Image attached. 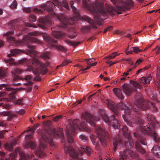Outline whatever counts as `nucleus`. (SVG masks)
<instances>
[{
  "instance_id": "b1692460",
  "label": "nucleus",
  "mask_w": 160,
  "mask_h": 160,
  "mask_svg": "<svg viewBox=\"0 0 160 160\" xmlns=\"http://www.w3.org/2000/svg\"><path fill=\"white\" fill-rule=\"evenodd\" d=\"M99 113L103 120L106 123L108 122H109V118H108L104 110L100 109L99 111Z\"/></svg>"
},
{
  "instance_id": "052dcab7",
  "label": "nucleus",
  "mask_w": 160,
  "mask_h": 160,
  "mask_svg": "<svg viewBox=\"0 0 160 160\" xmlns=\"http://www.w3.org/2000/svg\"><path fill=\"white\" fill-rule=\"evenodd\" d=\"M32 77L30 75H27L25 76V78H23L22 80H30L32 79Z\"/></svg>"
},
{
  "instance_id": "20e7f679",
  "label": "nucleus",
  "mask_w": 160,
  "mask_h": 160,
  "mask_svg": "<svg viewBox=\"0 0 160 160\" xmlns=\"http://www.w3.org/2000/svg\"><path fill=\"white\" fill-rule=\"evenodd\" d=\"M39 133L41 137L39 148L35 151L36 155L39 157L43 158L45 156L46 153L44 150L47 147L46 143H48L51 147H56L52 142V138H57L60 137L61 139L62 142L64 141L62 129L60 128H58L56 130L55 129H52L48 127L45 128L44 131L41 130Z\"/></svg>"
},
{
  "instance_id": "cd10ccee",
  "label": "nucleus",
  "mask_w": 160,
  "mask_h": 160,
  "mask_svg": "<svg viewBox=\"0 0 160 160\" xmlns=\"http://www.w3.org/2000/svg\"><path fill=\"white\" fill-rule=\"evenodd\" d=\"M36 144L32 141L28 142L26 145L24 146L25 148H30L32 149H33L36 148Z\"/></svg>"
},
{
  "instance_id": "7ed1b4c3",
  "label": "nucleus",
  "mask_w": 160,
  "mask_h": 160,
  "mask_svg": "<svg viewBox=\"0 0 160 160\" xmlns=\"http://www.w3.org/2000/svg\"><path fill=\"white\" fill-rule=\"evenodd\" d=\"M81 118L82 122H80L78 119H74L72 124L68 125L67 127L66 134L69 143H71L73 142V137L76 129L81 130V128L83 130L89 132L91 130L86 123L88 122L92 126L95 127V122L98 121L99 119L98 117L93 116L86 112L82 114Z\"/></svg>"
},
{
  "instance_id": "9b49d317",
  "label": "nucleus",
  "mask_w": 160,
  "mask_h": 160,
  "mask_svg": "<svg viewBox=\"0 0 160 160\" xmlns=\"http://www.w3.org/2000/svg\"><path fill=\"white\" fill-rule=\"evenodd\" d=\"M120 159L121 160H125L127 158L130 159L138 157V155L136 152L129 149H126L123 152H120Z\"/></svg>"
},
{
  "instance_id": "8fccbe9b",
  "label": "nucleus",
  "mask_w": 160,
  "mask_h": 160,
  "mask_svg": "<svg viewBox=\"0 0 160 160\" xmlns=\"http://www.w3.org/2000/svg\"><path fill=\"white\" fill-rule=\"evenodd\" d=\"M6 75V73L4 71L0 70V78H2L5 76Z\"/></svg>"
},
{
  "instance_id": "e2e57ef3",
  "label": "nucleus",
  "mask_w": 160,
  "mask_h": 160,
  "mask_svg": "<svg viewBox=\"0 0 160 160\" xmlns=\"http://www.w3.org/2000/svg\"><path fill=\"white\" fill-rule=\"evenodd\" d=\"M25 25L27 26L28 27H33L34 28H37V26H36L35 25H32L31 24H30V23H25Z\"/></svg>"
},
{
  "instance_id": "e433bc0d",
  "label": "nucleus",
  "mask_w": 160,
  "mask_h": 160,
  "mask_svg": "<svg viewBox=\"0 0 160 160\" xmlns=\"http://www.w3.org/2000/svg\"><path fill=\"white\" fill-rule=\"evenodd\" d=\"M131 51L135 53H138L142 51L141 49H140L138 47H132L131 48Z\"/></svg>"
},
{
  "instance_id": "4c0bfd02",
  "label": "nucleus",
  "mask_w": 160,
  "mask_h": 160,
  "mask_svg": "<svg viewBox=\"0 0 160 160\" xmlns=\"http://www.w3.org/2000/svg\"><path fill=\"white\" fill-rule=\"evenodd\" d=\"M4 61L6 62H9L10 65H13L14 64V59L12 58H10L7 59H4Z\"/></svg>"
},
{
  "instance_id": "0e129e2a",
  "label": "nucleus",
  "mask_w": 160,
  "mask_h": 160,
  "mask_svg": "<svg viewBox=\"0 0 160 160\" xmlns=\"http://www.w3.org/2000/svg\"><path fill=\"white\" fill-rule=\"evenodd\" d=\"M33 80L35 81H39L41 80V78L38 76H36L34 77Z\"/></svg>"
},
{
  "instance_id": "49530a36",
  "label": "nucleus",
  "mask_w": 160,
  "mask_h": 160,
  "mask_svg": "<svg viewBox=\"0 0 160 160\" xmlns=\"http://www.w3.org/2000/svg\"><path fill=\"white\" fill-rule=\"evenodd\" d=\"M123 60L127 61L130 64V65H133L134 63L132 61V59L130 58L123 59Z\"/></svg>"
},
{
  "instance_id": "423d86ee",
  "label": "nucleus",
  "mask_w": 160,
  "mask_h": 160,
  "mask_svg": "<svg viewBox=\"0 0 160 160\" xmlns=\"http://www.w3.org/2000/svg\"><path fill=\"white\" fill-rule=\"evenodd\" d=\"M122 136L125 139L124 142L126 148H131L133 146L134 144L131 138L130 132L128 130L126 126H124L122 128L120 129L118 137L113 138L112 140L113 150L114 152L116 151L118 147L122 145L123 141L122 139Z\"/></svg>"
},
{
  "instance_id": "79ce46f5",
  "label": "nucleus",
  "mask_w": 160,
  "mask_h": 160,
  "mask_svg": "<svg viewBox=\"0 0 160 160\" xmlns=\"http://www.w3.org/2000/svg\"><path fill=\"white\" fill-rule=\"evenodd\" d=\"M119 55V54H117L116 52L112 53L111 55H109L106 58H110V59H112L115 58V57Z\"/></svg>"
},
{
  "instance_id": "bb28decb",
  "label": "nucleus",
  "mask_w": 160,
  "mask_h": 160,
  "mask_svg": "<svg viewBox=\"0 0 160 160\" xmlns=\"http://www.w3.org/2000/svg\"><path fill=\"white\" fill-rule=\"evenodd\" d=\"M90 137L92 143L95 146V149L98 150L99 149V145L98 142L96 141V137L92 134L90 135Z\"/></svg>"
},
{
  "instance_id": "dca6fc26",
  "label": "nucleus",
  "mask_w": 160,
  "mask_h": 160,
  "mask_svg": "<svg viewBox=\"0 0 160 160\" xmlns=\"http://www.w3.org/2000/svg\"><path fill=\"white\" fill-rule=\"evenodd\" d=\"M122 88L124 93L128 96L132 94L133 90L132 86L127 83H125L122 86Z\"/></svg>"
},
{
  "instance_id": "338daca9",
  "label": "nucleus",
  "mask_w": 160,
  "mask_h": 160,
  "mask_svg": "<svg viewBox=\"0 0 160 160\" xmlns=\"http://www.w3.org/2000/svg\"><path fill=\"white\" fill-rule=\"evenodd\" d=\"M26 58H24L22 59L21 60H20L18 61L19 63V64H22L24 62H26Z\"/></svg>"
},
{
  "instance_id": "4be33fe9",
  "label": "nucleus",
  "mask_w": 160,
  "mask_h": 160,
  "mask_svg": "<svg viewBox=\"0 0 160 160\" xmlns=\"http://www.w3.org/2000/svg\"><path fill=\"white\" fill-rule=\"evenodd\" d=\"M13 32V31L8 32L4 34V36H7V39L9 42L16 43L17 42V41L16 40L14 37L12 36Z\"/></svg>"
},
{
  "instance_id": "c9c22d12",
  "label": "nucleus",
  "mask_w": 160,
  "mask_h": 160,
  "mask_svg": "<svg viewBox=\"0 0 160 160\" xmlns=\"http://www.w3.org/2000/svg\"><path fill=\"white\" fill-rule=\"evenodd\" d=\"M40 57L46 60L47 59L49 58V53L47 52H44L40 55Z\"/></svg>"
},
{
  "instance_id": "5701e85b",
  "label": "nucleus",
  "mask_w": 160,
  "mask_h": 160,
  "mask_svg": "<svg viewBox=\"0 0 160 160\" xmlns=\"http://www.w3.org/2000/svg\"><path fill=\"white\" fill-rule=\"evenodd\" d=\"M112 91L114 94L118 98L123 99L124 98V96L123 95L122 90L118 88H114L113 89Z\"/></svg>"
},
{
  "instance_id": "f704fd0d",
  "label": "nucleus",
  "mask_w": 160,
  "mask_h": 160,
  "mask_svg": "<svg viewBox=\"0 0 160 160\" xmlns=\"http://www.w3.org/2000/svg\"><path fill=\"white\" fill-rule=\"evenodd\" d=\"M91 29V27L89 26H87L83 27L81 29V30L82 32H86L88 31Z\"/></svg>"
},
{
  "instance_id": "37998d69",
  "label": "nucleus",
  "mask_w": 160,
  "mask_h": 160,
  "mask_svg": "<svg viewBox=\"0 0 160 160\" xmlns=\"http://www.w3.org/2000/svg\"><path fill=\"white\" fill-rule=\"evenodd\" d=\"M71 62V61L70 60H65L63 62L62 64L59 65V66L63 67L65 66Z\"/></svg>"
},
{
  "instance_id": "f03ea898",
  "label": "nucleus",
  "mask_w": 160,
  "mask_h": 160,
  "mask_svg": "<svg viewBox=\"0 0 160 160\" xmlns=\"http://www.w3.org/2000/svg\"><path fill=\"white\" fill-rule=\"evenodd\" d=\"M79 2L80 0H75ZM116 7H112L110 9L106 10L104 8V2L102 0H96L94 2H91L90 0H82V7L88 10L94 16L95 21L99 25H101L103 20L107 18L108 15H111L122 13V11L130 9L133 5L131 0H128L126 2L120 0L116 2L115 0H110Z\"/></svg>"
},
{
  "instance_id": "2eb2a0df",
  "label": "nucleus",
  "mask_w": 160,
  "mask_h": 160,
  "mask_svg": "<svg viewBox=\"0 0 160 160\" xmlns=\"http://www.w3.org/2000/svg\"><path fill=\"white\" fill-rule=\"evenodd\" d=\"M22 43L25 44H29L32 42L40 43L41 41L36 38L28 36H25L22 40Z\"/></svg>"
},
{
  "instance_id": "6e6552de",
  "label": "nucleus",
  "mask_w": 160,
  "mask_h": 160,
  "mask_svg": "<svg viewBox=\"0 0 160 160\" xmlns=\"http://www.w3.org/2000/svg\"><path fill=\"white\" fill-rule=\"evenodd\" d=\"M73 1H71L70 2V5L74 13L75 17L77 18L80 19L81 20L87 21L93 28H97L95 24L92 19H91L89 17L86 16H81L79 12V11L75 7L73 6Z\"/></svg>"
},
{
  "instance_id": "4d7b16f0",
  "label": "nucleus",
  "mask_w": 160,
  "mask_h": 160,
  "mask_svg": "<svg viewBox=\"0 0 160 160\" xmlns=\"http://www.w3.org/2000/svg\"><path fill=\"white\" fill-rule=\"evenodd\" d=\"M23 11L26 12H30L31 11L30 7L24 8L23 9Z\"/></svg>"
},
{
  "instance_id": "a878e982",
  "label": "nucleus",
  "mask_w": 160,
  "mask_h": 160,
  "mask_svg": "<svg viewBox=\"0 0 160 160\" xmlns=\"http://www.w3.org/2000/svg\"><path fill=\"white\" fill-rule=\"evenodd\" d=\"M152 152L157 157H160V147L158 146H154L152 149Z\"/></svg>"
},
{
  "instance_id": "c85d7f7f",
  "label": "nucleus",
  "mask_w": 160,
  "mask_h": 160,
  "mask_svg": "<svg viewBox=\"0 0 160 160\" xmlns=\"http://www.w3.org/2000/svg\"><path fill=\"white\" fill-rule=\"evenodd\" d=\"M36 129V128H34V127L30 128H29V129H28L27 131H32V132L30 134H27L25 135V138H26V140L31 139L33 138L32 135L33 134V132H34V131Z\"/></svg>"
},
{
  "instance_id": "0eeeda50",
  "label": "nucleus",
  "mask_w": 160,
  "mask_h": 160,
  "mask_svg": "<svg viewBox=\"0 0 160 160\" xmlns=\"http://www.w3.org/2000/svg\"><path fill=\"white\" fill-rule=\"evenodd\" d=\"M28 52L27 54H30V56L32 57V64L36 66H39V69L42 75L45 74L48 72L47 67L50 64V62H46L45 64L41 62L37 59L33 57L37 54V52L34 50L36 48V46L34 45H28Z\"/></svg>"
},
{
  "instance_id": "f8f14e48",
  "label": "nucleus",
  "mask_w": 160,
  "mask_h": 160,
  "mask_svg": "<svg viewBox=\"0 0 160 160\" xmlns=\"http://www.w3.org/2000/svg\"><path fill=\"white\" fill-rule=\"evenodd\" d=\"M135 102L132 104L133 106H134L135 105L136 106L135 108H138V112L140 113V112L139 111V109H142V105H144L145 102L148 101H144L142 98V95L141 93L140 92L137 93L135 96Z\"/></svg>"
},
{
  "instance_id": "69168bd1",
  "label": "nucleus",
  "mask_w": 160,
  "mask_h": 160,
  "mask_svg": "<svg viewBox=\"0 0 160 160\" xmlns=\"http://www.w3.org/2000/svg\"><path fill=\"white\" fill-rule=\"evenodd\" d=\"M155 83L156 86H157V88H158V90L159 92V90L160 89V83L158 81L157 82H155Z\"/></svg>"
},
{
  "instance_id": "58836bf2",
  "label": "nucleus",
  "mask_w": 160,
  "mask_h": 160,
  "mask_svg": "<svg viewBox=\"0 0 160 160\" xmlns=\"http://www.w3.org/2000/svg\"><path fill=\"white\" fill-rule=\"evenodd\" d=\"M42 33L38 31H34L29 33V35L30 36H39L42 35Z\"/></svg>"
},
{
  "instance_id": "f257e3e1",
  "label": "nucleus",
  "mask_w": 160,
  "mask_h": 160,
  "mask_svg": "<svg viewBox=\"0 0 160 160\" xmlns=\"http://www.w3.org/2000/svg\"><path fill=\"white\" fill-rule=\"evenodd\" d=\"M126 105L122 102H120L117 107L115 103L112 102H109L107 103L108 106L117 116L119 115L118 108L125 110V114L122 117L127 124L130 127H134V125H137L136 132L134 133V135L138 138V141L135 143V147L136 150L141 154L145 153V151L141 146V144L146 145L147 142L145 138L142 136L144 134L150 136L156 142H160V138L155 131V128L158 127V123L157 122H152V120L148 117L149 121H150L148 126L144 125V121L141 118V113L138 112V108L133 106L132 103H130Z\"/></svg>"
},
{
  "instance_id": "39448f33",
  "label": "nucleus",
  "mask_w": 160,
  "mask_h": 160,
  "mask_svg": "<svg viewBox=\"0 0 160 160\" xmlns=\"http://www.w3.org/2000/svg\"><path fill=\"white\" fill-rule=\"evenodd\" d=\"M53 2H51L50 6H47L46 9L49 13L51 14L52 16H55L61 23L63 24L62 26L65 28L68 24L73 25L75 21V19L72 18L70 19H68L63 14L60 13L56 15L55 12L53 11V7L57 6L61 10H63V8H64L68 10L69 9L68 3L65 0H63L62 2H59L57 0H54Z\"/></svg>"
},
{
  "instance_id": "9d476101",
  "label": "nucleus",
  "mask_w": 160,
  "mask_h": 160,
  "mask_svg": "<svg viewBox=\"0 0 160 160\" xmlns=\"http://www.w3.org/2000/svg\"><path fill=\"white\" fill-rule=\"evenodd\" d=\"M10 84H2L0 85V89H2L3 88H5L4 90L7 91H11V93L9 94L8 97V98H2V97H0V101H5L7 102H11L15 98V96L14 94L16 93L17 91L19 90L18 88H13L9 87L10 86Z\"/></svg>"
},
{
  "instance_id": "aec40b11",
  "label": "nucleus",
  "mask_w": 160,
  "mask_h": 160,
  "mask_svg": "<svg viewBox=\"0 0 160 160\" xmlns=\"http://www.w3.org/2000/svg\"><path fill=\"white\" fill-rule=\"evenodd\" d=\"M17 144V141L15 139L10 140L8 142L4 145V147L6 149L8 150L11 152L13 150V147Z\"/></svg>"
},
{
  "instance_id": "a211bd4d",
  "label": "nucleus",
  "mask_w": 160,
  "mask_h": 160,
  "mask_svg": "<svg viewBox=\"0 0 160 160\" xmlns=\"http://www.w3.org/2000/svg\"><path fill=\"white\" fill-rule=\"evenodd\" d=\"M109 121L107 123H110V124L114 129H118L120 126L119 122L114 115H112L109 118Z\"/></svg>"
},
{
  "instance_id": "3c124183",
  "label": "nucleus",
  "mask_w": 160,
  "mask_h": 160,
  "mask_svg": "<svg viewBox=\"0 0 160 160\" xmlns=\"http://www.w3.org/2000/svg\"><path fill=\"white\" fill-rule=\"evenodd\" d=\"M8 131L6 130H2L0 132V138H3L4 137V134L5 132H7Z\"/></svg>"
},
{
  "instance_id": "a18cd8bd",
  "label": "nucleus",
  "mask_w": 160,
  "mask_h": 160,
  "mask_svg": "<svg viewBox=\"0 0 160 160\" xmlns=\"http://www.w3.org/2000/svg\"><path fill=\"white\" fill-rule=\"evenodd\" d=\"M79 138L82 140L84 142L88 140V137L84 135H81L79 136Z\"/></svg>"
},
{
  "instance_id": "7c9ffc66",
  "label": "nucleus",
  "mask_w": 160,
  "mask_h": 160,
  "mask_svg": "<svg viewBox=\"0 0 160 160\" xmlns=\"http://www.w3.org/2000/svg\"><path fill=\"white\" fill-rule=\"evenodd\" d=\"M14 103L15 104H17L21 106H23L24 104V100L23 99H20L14 100Z\"/></svg>"
},
{
  "instance_id": "412c9836",
  "label": "nucleus",
  "mask_w": 160,
  "mask_h": 160,
  "mask_svg": "<svg viewBox=\"0 0 160 160\" xmlns=\"http://www.w3.org/2000/svg\"><path fill=\"white\" fill-rule=\"evenodd\" d=\"M22 72V70L17 68H14L12 69L11 71V73L12 75L15 76L13 79V80L16 81L19 79L20 78L16 75L21 74Z\"/></svg>"
},
{
  "instance_id": "13d9d810",
  "label": "nucleus",
  "mask_w": 160,
  "mask_h": 160,
  "mask_svg": "<svg viewBox=\"0 0 160 160\" xmlns=\"http://www.w3.org/2000/svg\"><path fill=\"white\" fill-rule=\"evenodd\" d=\"M139 81L140 83L145 84V77H143L139 78Z\"/></svg>"
},
{
  "instance_id": "864d4df0",
  "label": "nucleus",
  "mask_w": 160,
  "mask_h": 160,
  "mask_svg": "<svg viewBox=\"0 0 160 160\" xmlns=\"http://www.w3.org/2000/svg\"><path fill=\"white\" fill-rule=\"evenodd\" d=\"M25 112V111L24 109H20L19 111L16 112V113L19 115H23Z\"/></svg>"
},
{
  "instance_id": "680f3d73",
  "label": "nucleus",
  "mask_w": 160,
  "mask_h": 160,
  "mask_svg": "<svg viewBox=\"0 0 160 160\" xmlns=\"http://www.w3.org/2000/svg\"><path fill=\"white\" fill-rule=\"evenodd\" d=\"M6 126V124L4 121L0 120V127H5Z\"/></svg>"
},
{
  "instance_id": "bf43d9fd",
  "label": "nucleus",
  "mask_w": 160,
  "mask_h": 160,
  "mask_svg": "<svg viewBox=\"0 0 160 160\" xmlns=\"http://www.w3.org/2000/svg\"><path fill=\"white\" fill-rule=\"evenodd\" d=\"M2 106L3 108H4L6 109H9L10 108L11 105L9 104H4L2 105Z\"/></svg>"
},
{
  "instance_id": "ea45409f",
  "label": "nucleus",
  "mask_w": 160,
  "mask_h": 160,
  "mask_svg": "<svg viewBox=\"0 0 160 160\" xmlns=\"http://www.w3.org/2000/svg\"><path fill=\"white\" fill-rule=\"evenodd\" d=\"M17 21V20H15L10 21L9 23V26L11 28H13V27L15 26L16 23Z\"/></svg>"
},
{
  "instance_id": "f3484780",
  "label": "nucleus",
  "mask_w": 160,
  "mask_h": 160,
  "mask_svg": "<svg viewBox=\"0 0 160 160\" xmlns=\"http://www.w3.org/2000/svg\"><path fill=\"white\" fill-rule=\"evenodd\" d=\"M142 110L145 111L149 108H150L151 110L152 111H157L158 109L156 107L155 104L152 103L150 101H146L145 102L144 105H142Z\"/></svg>"
},
{
  "instance_id": "603ef678",
  "label": "nucleus",
  "mask_w": 160,
  "mask_h": 160,
  "mask_svg": "<svg viewBox=\"0 0 160 160\" xmlns=\"http://www.w3.org/2000/svg\"><path fill=\"white\" fill-rule=\"evenodd\" d=\"M85 61L87 62V64H89V62H93L94 61L95 59L94 58H89V59H85Z\"/></svg>"
},
{
  "instance_id": "1a4fd4ad",
  "label": "nucleus",
  "mask_w": 160,
  "mask_h": 160,
  "mask_svg": "<svg viewBox=\"0 0 160 160\" xmlns=\"http://www.w3.org/2000/svg\"><path fill=\"white\" fill-rule=\"evenodd\" d=\"M95 129V132L101 144L103 146L105 147L107 144V140L110 138L108 132L107 131L103 130L101 127L99 126L96 127Z\"/></svg>"
},
{
  "instance_id": "c756f323",
  "label": "nucleus",
  "mask_w": 160,
  "mask_h": 160,
  "mask_svg": "<svg viewBox=\"0 0 160 160\" xmlns=\"http://www.w3.org/2000/svg\"><path fill=\"white\" fill-rule=\"evenodd\" d=\"M0 115L3 116H9L12 119L13 117L16 116V115L14 114L11 113V112H2L0 113Z\"/></svg>"
},
{
  "instance_id": "c03bdc74",
  "label": "nucleus",
  "mask_w": 160,
  "mask_h": 160,
  "mask_svg": "<svg viewBox=\"0 0 160 160\" xmlns=\"http://www.w3.org/2000/svg\"><path fill=\"white\" fill-rule=\"evenodd\" d=\"M87 65L88 66L86 68L84 69L83 68V67L82 66H79L81 68V69L79 71V72H80L81 71H83L89 69L91 68V66L90 64H87ZM78 66H79V65Z\"/></svg>"
},
{
  "instance_id": "de8ad7c7",
  "label": "nucleus",
  "mask_w": 160,
  "mask_h": 160,
  "mask_svg": "<svg viewBox=\"0 0 160 160\" xmlns=\"http://www.w3.org/2000/svg\"><path fill=\"white\" fill-rule=\"evenodd\" d=\"M152 80V77L149 76L148 77H145V84L149 83Z\"/></svg>"
},
{
  "instance_id": "4468645a",
  "label": "nucleus",
  "mask_w": 160,
  "mask_h": 160,
  "mask_svg": "<svg viewBox=\"0 0 160 160\" xmlns=\"http://www.w3.org/2000/svg\"><path fill=\"white\" fill-rule=\"evenodd\" d=\"M43 38L51 46L53 47H56L57 49L62 52H65L67 50L64 47L60 45L56 46L54 44L57 43L58 42L57 40H54L51 37L48 36H44Z\"/></svg>"
},
{
  "instance_id": "393cba45",
  "label": "nucleus",
  "mask_w": 160,
  "mask_h": 160,
  "mask_svg": "<svg viewBox=\"0 0 160 160\" xmlns=\"http://www.w3.org/2000/svg\"><path fill=\"white\" fill-rule=\"evenodd\" d=\"M52 29L53 28H51V29ZM52 34L54 38L57 39H60L63 36L64 33L61 32L52 31Z\"/></svg>"
},
{
  "instance_id": "a19ab883",
  "label": "nucleus",
  "mask_w": 160,
  "mask_h": 160,
  "mask_svg": "<svg viewBox=\"0 0 160 160\" xmlns=\"http://www.w3.org/2000/svg\"><path fill=\"white\" fill-rule=\"evenodd\" d=\"M17 3L16 1H14L10 5V7L13 9H15L17 8Z\"/></svg>"
},
{
  "instance_id": "ddd939ff",
  "label": "nucleus",
  "mask_w": 160,
  "mask_h": 160,
  "mask_svg": "<svg viewBox=\"0 0 160 160\" xmlns=\"http://www.w3.org/2000/svg\"><path fill=\"white\" fill-rule=\"evenodd\" d=\"M17 151L19 152V155L20 157L21 160H27L28 158H31L34 156V155L32 154L31 157H30L28 154H26L24 152L20 151L19 149L18 148L15 150V153H11L9 154L10 158H6V160H10V158H12L11 160H16L14 158L17 155Z\"/></svg>"
},
{
  "instance_id": "6e6d98bb",
  "label": "nucleus",
  "mask_w": 160,
  "mask_h": 160,
  "mask_svg": "<svg viewBox=\"0 0 160 160\" xmlns=\"http://www.w3.org/2000/svg\"><path fill=\"white\" fill-rule=\"evenodd\" d=\"M30 18H31V20L33 22L36 21V17L33 14H31L29 16Z\"/></svg>"
},
{
  "instance_id": "5fc2aeb1",
  "label": "nucleus",
  "mask_w": 160,
  "mask_h": 160,
  "mask_svg": "<svg viewBox=\"0 0 160 160\" xmlns=\"http://www.w3.org/2000/svg\"><path fill=\"white\" fill-rule=\"evenodd\" d=\"M34 70V67L32 65H29L28 66L27 70L28 71L31 72V71H33Z\"/></svg>"
},
{
  "instance_id": "2f4dec72",
  "label": "nucleus",
  "mask_w": 160,
  "mask_h": 160,
  "mask_svg": "<svg viewBox=\"0 0 160 160\" xmlns=\"http://www.w3.org/2000/svg\"><path fill=\"white\" fill-rule=\"evenodd\" d=\"M20 52V50L18 49L11 50V54H8V56L10 57L11 56L15 55L16 54L19 53Z\"/></svg>"
},
{
  "instance_id": "72a5a7b5",
  "label": "nucleus",
  "mask_w": 160,
  "mask_h": 160,
  "mask_svg": "<svg viewBox=\"0 0 160 160\" xmlns=\"http://www.w3.org/2000/svg\"><path fill=\"white\" fill-rule=\"evenodd\" d=\"M65 42L68 44L74 47L76 46L80 43L79 42H71L68 40H66Z\"/></svg>"
},
{
  "instance_id": "473e14b6",
  "label": "nucleus",
  "mask_w": 160,
  "mask_h": 160,
  "mask_svg": "<svg viewBox=\"0 0 160 160\" xmlns=\"http://www.w3.org/2000/svg\"><path fill=\"white\" fill-rule=\"evenodd\" d=\"M130 82L135 88H137L139 89H141L142 88V86L138 82L133 81H130Z\"/></svg>"
},
{
  "instance_id": "774afa93",
  "label": "nucleus",
  "mask_w": 160,
  "mask_h": 160,
  "mask_svg": "<svg viewBox=\"0 0 160 160\" xmlns=\"http://www.w3.org/2000/svg\"><path fill=\"white\" fill-rule=\"evenodd\" d=\"M33 84V83L31 81H29L27 82H26L24 83V85L26 86L27 85H31L32 86Z\"/></svg>"
},
{
  "instance_id": "6ab92c4d",
  "label": "nucleus",
  "mask_w": 160,
  "mask_h": 160,
  "mask_svg": "<svg viewBox=\"0 0 160 160\" xmlns=\"http://www.w3.org/2000/svg\"><path fill=\"white\" fill-rule=\"evenodd\" d=\"M39 21L40 23L38 24V26L43 29L51 23V19L48 18H41Z\"/></svg>"
},
{
  "instance_id": "09e8293b",
  "label": "nucleus",
  "mask_w": 160,
  "mask_h": 160,
  "mask_svg": "<svg viewBox=\"0 0 160 160\" xmlns=\"http://www.w3.org/2000/svg\"><path fill=\"white\" fill-rule=\"evenodd\" d=\"M62 116L61 115H59L56 116L53 119V121L55 122H57L59 120L62 118Z\"/></svg>"
}]
</instances>
